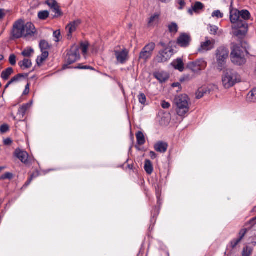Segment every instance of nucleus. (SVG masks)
Listing matches in <instances>:
<instances>
[{"label":"nucleus","instance_id":"nucleus-1","mask_svg":"<svg viewBox=\"0 0 256 256\" xmlns=\"http://www.w3.org/2000/svg\"><path fill=\"white\" fill-rule=\"evenodd\" d=\"M230 19L232 24V28L234 34L240 38L244 37L248 31V24L246 21L250 19L251 14L246 10H239L232 8L231 5L230 8Z\"/></svg>","mask_w":256,"mask_h":256},{"label":"nucleus","instance_id":"nucleus-2","mask_svg":"<svg viewBox=\"0 0 256 256\" xmlns=\"http://www.w3.org/2000/svg\"><path fill=\"white\" fill-rule=\"evenodd\" d=\"M174 102L176 106V111L180 116H183L190 110V99L186 94H180L175 97Z\"/></svg>","mask_w":256,"mask_h":256},{"label":"nucleus","instance_id":"nucleus-3","mask_svg":"<svg viewBox=\"0 0 256 256\" xmlns=\"http://www.w3.org/2000/svg\"><path fill=\"white\" fill-rule=\"evenodd\" d=\"M240 81V76L235 70L227 69L224 72L222 76V83L225 88L228 89L232 87Z\"/></svg>","mask_w":256,"mask_h":256},{"label":"nucleus","instance_id":"nucleus-4","mask_svg":"<svg viewBox=\"0 0 256 256\" xmlns=\"http://www.w3.org/2000/svg\"><path fill=\"white\" fill-rule=\"evenodd\" d=\"M244 53L248 54V52L246 50L243 51L240 46H234L230 54L232 62L240 66L245 64L246 60L245 58Z\"/></svg>","mask_w":256,"mask_h":256},{"label":"nucleus","instance_id":"nucleus-5","mask_svg":"<svg viewBox=\"0 0 256 256\" xmlns=\"http://www.w3.org/2000/svg\"><path fill=\"white\" fill-rule=\"evenodd\" d=\"M229 55L228 50L224 46H220L216 51V58L218 69L222 70L224 68Z\"/></svg>","mask_w":256,"mask_h":256},{"label":"nucleus","instance_id":"nucleus-6","mask_svg":"<svg viewBox=\"0 0 256 256\" xmlns=\"http://www.w3.org/2000/svg\"><path fill=\"white\" fill-rule=\"evenodd\" d=\"M24 20L22 19H19L14 22L10 32V40H14L24 37Z\"/></svg>","mask_w":256,"mask_h":256},{"label":"nucleus","instance_id":"nucleus-7","mask_svg":"<svg viewBox=\"0 0 256 256\" xmlns=\"http://www.w3.org/2000/svg\"><path fill=\"white\" fill-rule=\"evenodd\" d=\"M80 58L79 48L77 46H73L71 47L70 50L68 52L66 58V64L63 66V68H69L68 65H70Z\"/></svg>","mask_w":256,"mask_h":256},{"label":"nucleus","instance_id":"nucleus-8","mask_svg":"<svg viewBox=\"0 0 256 256\" xmlns=\"http://www.w3.org/2000/svg\"><path fill=\"white\" fill-rule=\"evenodd\" d=\"M155 47L156 44L154 42H150L146 44L140 53L139 59L142 60L144 62H146L150 59Z\"/></svg>","mask_w":256,"mask_h":256},{"label":"nucleus","instance_id":"nucleus-9","mask_svg":"<svg viewBox=\"0 0 256 256\" xmlns=\"http://www.w3.org/2000/svg\"><path fill=\"white\" fill-rule=\"evenodd\" d=\"M207 62L203 59L197 60L188 64V68L194 72H198L206 68Z\"/></svg>","mask_w":256,"mask_h":256},{"label":"nucleus","instance_id":"nucleus-10","mask_svg":"<svg viewBox=\"0 0 256 256\" xmlns=\"http://www.w3.org/2000/svg\"><path fill=\"white\" fill-rule=\"evenodd\" d=\"M173 51L171 48H166L160 50L156 57V60L159 63L168 61L172 56Z\"/></svg>","mask_w":256,"mask_h":256},{"label":"nucleus","instance_id":"nucleus-11","mask_svg":"<svg viewBox=\"0 0 256 256\" xmlns=\"http://www.w3.org/2000/svg\"><path fill=\"white\" fill-rule=\"evenodd\" d=\"M192 42V37L189 33H181L177 39V44L182 48L188 47Z\"/></svg>","mask_w":256,"mask_h":256},{"label":"nucleus","instance_id":"nucleus-12","mask_svg":"<svg viewBox=\"0 0 256 256\" xmlns=\"http://www.w3.org/2000/svg\"><path fill=\"white\" fill-rule=\"evenodd\" d=\"M216 41L214 40H209L208 37L206 38V41L202 42L200 46L198 49L199 52L202 53L205 52L210 50L214 48Z\"/></svg>","mask_w":256,"mask_h":256},{"label":"nucleus","instance_id":"nucleus-13","mask_svg":"<svg viewBox=\"0 0 256 256\" xmlns=\"http://www.w3.org/2000/svg\"><path fill=\"white\" fill-rule=\"evenodd\" d=\"M114 55L117 61L120 64H124L128 58V52L126 48L123 49L121 51H114Z\"/></svg>","mask_w":256,"mask_h":256},{"label":"nucleus","instance_id":"nucleus-14","mask_svg":"<svg viewBox=\"0 0 256 256\" xmlns=\"http://www.w3.org/2000/svg\"><path fill=\"white\" fill-rule=\"evenodd\" d=\"M14 155L22 163L26 164H28V154L26 152L17 148L14 152Z\"/></svg>","mask_w":256,"mask_h":256},{"label":"nucleus","instance_id":"nucleus-15","mask_svg":"<svg viewBox=\"0 0 256 256\" xmlns=\"http://www.w3.org/2000/svg\"><path fill=\"white\" fill-rule=\"evenodd\" d=\"M24 37L26 38L28 36H32L36 32V28L34 24L30 22L24 23Z\"/></svg>","mask_w":256,"mask_h":256},{"label":"nucleus","instance_id":"nucleus-16","mask_svg":"<svg viewBox=\"0 0 256 256\" xmlns=\"http://www.w3.org/2000/svg\"><path fill=\"white\" fill-rule=\"evenodd\" d=\"M80 23L81 20H78L70 22L67 26L66 28L68 30V38L72 37V32L76 31L77 27L80 24Z\"/></svg>","mask_w":256,"mask_h":256},{"label":"nucleus","instance_id":"nucleus-17","mask_svg":"<svg viewBox=\"0 0 256 256\" xmlns=\"http://www.w3.org/2000/svg\"><path fill=\"white\" fill-rule=\"evenodd\" d=\"M168 148V144L162 141L158 142L154 145L155 150L160 153H164L166 152Z\"/></svg>","mask_w":256,"mask_h":256},{"label":"nucleus","instance_id":"nucleus-18","mask_svg":"<svg viewBox=\"0 0 256 256\" xmlns=\"http://www.w3.org/2000/svg\"><path fill=\"white\" fill-rule=\"evenodd\" d=\"M154 77L160 82H165L169 78L166 72H158L154 73Z\"/></svg>","mask_w":256,"mask_h":256},{"label":"nucleus","instance_id":"nucleus-19","mask_svg":"<svg viewBox=\"0 0 256 256\" xmlns=\"http://www.w3.org/2000/svg\"><path fill=\"white\" fill-rule=\"evenodd\" d=\"M172 66L180 72H183L184 70V64L181 58H178L174 60L171 64Z\"/></svg>","mask_w":256,"mask_h":256},{"label":"nucleus","instance_id":"nucleus-20","mask_svg":"<svg viewBox=\"0 0 256 256\" xmlns=\"http://www.w3.org/2000/svg\"><path fill=\"white\" fill-rule=\"evenodd\" d=\"M210 90L207 87H202L198 88L196 93V98L200 99L204 96L209 94H210Z\"/></svg>","mask_w":256,"mask_h":256},{"label":"nucleus","instance_id":"nucleus-21","mask_svg":"<svg viewBox=\"0 0 256 256\" xmlns=\"http://www.w3.org/2000/svg\"><path fill=\"white\" fill-rule=\"evenodd\" d=\"M18 65L22 70L29 68L32 66V60L29 58H25L23 60L18 62Z\"/></svg>","mask_w":256,"mask_h":256},{"label":"nucleus","instance_id":"nucleus-22","mask_svg":"<svg viewBox=\"0 0 256 256\" xmlns=\"http://www.w3.org/2000/svg\"><path fill=\"white\" fill-rule=\"evenodd\" d=\"M204 8V5L200 2H197L195 3L194 5L192 6L191 9L188 10V13L192 15L193 14V12H198L200 10L203 9Z\"/></svg>","mask_w":256,"mask_h":256},{"label":"nucleus","instance_id":"nucleus-23","mask_svg":"<svg viewBox=\"0 0 256 256\" xmlns=\"http://www.w3.org/2000/svg\"><path fill=\"white\" fill-rule=\"evenodd\" d=\"M14 73V70L12 68H8L3 70L1 74V78L4 80H7L10 76Z\"/></svg>","mask_w":256,"mask_h":256},{"label":"nucleus","instance_id":"nucleus-24","mask_svg":"<svg viewBox=\"0 0 256 256\" xmlns=\"http://www.w3.org/2000/svg\"><path fill=\"white\" fill-rule=\"evenodd\" d=\"M160 16V13L156 12L152 15L149 18L148 22V26H153L154 24L158 22Z\"/></svg>","mask_w":256,"mask_h":256},{"label":"nucleus","instance_id":"nucleus-25","mask_svg":"<svg viewBox=\"0 0 256 256\" xmlns=\"http://www.w3.org/2000/svg\"><path fill=\"white\" fill-rule=\"evenodd\" d=\"M144 168L147 174H151L154 170L152 162L149 160H146L144 162Z\"/></svg>","mask_w":256,"mask_h":256},{"label":"nucleus","instance_id":"nucleus-26","mask_svg":"<svg viewBox=\"0 0 256 256\" xmlns=\"http://www.w3.org/2000/svg\"><path fill=\"white\" fill-rule=\"evenodd\" d=\"M136 138L138 144L139 146H142L145 144V142H146L145 138H144V134L142 132L138 131L136 134Z\"/></svg>","mask_w":256,"mask_h":256},{"label":"nucleus","instance_id":"nucleus-27","mask_svg":"<svg viewBox=\"0 0 256 256\" xmlns=\"http://www.w3.org/2000/svg\"><path fill=\"white\" fill-rule=\"evenodd\" d=\"M42 54L38 56L36 60V64L38 66H40L42 62L47 58L48 56V52H42Z\"/></svg>","mask_w":256,"mask_h":256},{"label":"nucleus","instance_id":"nucleus-28","mask_svg":"<svg viewBox=\"0 0 256 256\" xmlns=\"http://www.w3.org/2000/svg\"><path fill=\"white\" fill-rule=\"evenodd\" d=\"M30 106V104L28 103L22 104L18 109V114L22 116L23 118L26 114L28 108Z\"/></svg>","mask_w":256,"mask_h":256},{"label":"nucleus","instance_id":"nucleus-29","mask_svg":"<svg viewBox=\"0 0 256 256\" xmlns=\"http://www.w3.org/2000/svg\"><path fill=\"white\" fill-rule=\"evenodd\" d=\"M248 100L252 102H256V88L252 89L248 94Z\"/></svg>","mask_w":256,"mask_h":256},{"label":"nucleus","instance_id":"nucleus-30","mask_svg":"<svg viewBox=\"0 0 256 256\" xmlns=\"http://www.w3.org/2000/svg\"><path fill=\"white\" fill-rule=\"evenodd\" d=\"M40 47L42 52H48V50L50 48L48 42L45 40H42L40 42Z\"/></svg>","mask_w":256,"mask_h":256},{"label":"nucleus","instance_id":"nucleus-31","mask_svg":"<svg viewBox=\"0 0 256 256\" xmlns=\"http://www.w3.org/2000/svg\"><path fill=\"white\" fill-rule=\"evenodd\" d=\"M28 76V74H19L14 76L10 80L12 83L19 82L22 78H26Z\"/></svg>","mask_w":256,"mask_h":256},{"label":"nucleus","instance_id":"nucleus-32","mask_svg":"<svg viewBox=\"0 0 256 256\" xmlns=\"http://www.w3.org/2000/svg\"><path fill=\"white\" fill-rule=\"evenodd\" d=\"M34 53V50L32 48H27L22 52V55L26 58H29L32 56Z\"/></svg>","mask_w":256,"mask_h":256},{"label":"nucleus","instance_id":"nucleus-33","mask_svg":"<svg viewBox=\"0 0 256 256\" xmlns=\"http://www.w3.org/2000/svg\"><path fill=\"white\" fill-rule=\"evenodd\" d=\"M50 9L53 12L55 13V14L54 16V18H58L63 15V13L62 12L58 5H57L56 6L51 8Z\"/></svg>","mask_w":256,"mask_h":256},{"label":"nucleus","instance_id":"nucleus-34","mask_svg":"<svg viewBox=\"0 0 256 256\" xmlns=\"http://www.w3.org/2000/svg\"><path fill=\"white\" fill-rule=\"evenodd\" d=\"M168 29L170 33L176 34L178 30V24L174 22H172L168 25Z\"/></svg>","mask_w":256,"mask_h":256},{"label":"nucleus","instance_id":"nucleus-35","mask_svg":"<svg viewBox=\"0 0 256 256\" xmlns=\"http://www.w3.org/2000/svg\"><path fill=\"white\" fill-rule=\"evenodd\" d=\"M50 16V12L48 10H42L38 12V18L40 20H46Z\"/></svg>","mask_w":256,"mask_h":256},{"label":"nucleus","instance_id":"nucleus-36","mask_svg":"<svg viewBox=\"0 0 256 256\" xmlns=\"http://www.w3.org/2000/svg\"><path fill=\"white\" fill-rule=\"evenodd\" d=\"M252 252V248L246 246L243 248L242 256H250Z\"/></svg>","mask_w":256,"mask_h":256},{"label":"nucleus","instance_id":"nucleus-37","mask_svg":"<svg viewBox=\"0 0 256 256\" xmlns=\"http://www.w3.org/2000/svg\"><path fill=\"white\" fill-rule=\"evenodd\" d=\"M138 98L139 102L141 104H145L146 102V95L144 94H143V93L140 94L138 96Z\"/></svg>","mask_w":256,"mask_h":256},{"label":"nucleus","instance_id":"nucleus-38","mask_svg":"<svg viewBox=\"0 0 256 256\" xmlns=\"http://www.w3.org/2000/svg\"><path fill=\"white\" fill-rule=\"evenodd\" d=\"M46 4L51 8L58 5L56 0H46Z\"/></svg>","mask_w":256,"mask_h":256},{"label":"nucleus","instance_id":"nucleus-39","mask_svg":"<svg viewBox=\"0 0 256 256\" xmlns=\"http://www.w3.org/2000/svg\"><path fill=\"white\" fill-rule=\"evenodd\" d=\"M75 68H78L80 70H94V68L89 66H84L83 64H78V65Z\"/></svg>","mask_w":256,"mask_h":256},{"label":"nucleus","instance_id":"nucleus-40","mask_svg":"<svg viewBox=\"0 0 256 256\" xmlns=\"http://www.w3.org/2000/svg\"><path fill=\"white\" fill-rule=\"evenodd\" d=\"M218 30V28L215 26H210V32L211 34L216 35L217 34Z\"/></svg>","mask_w":256,"mask_h":256},{"label":"nucleus","instance_id":"nucleus-41","mask_svg":"<svg viewBox=\"0 0 256 256\" xmlns=\"http://www.w3.org/2000/svg\"><path fill=\"white\" fill-rule=\"evenodd\" d=\"M9 62L12 66H15L16 64V56L14 54H12L9 57Z\"/></svg>","mask_w":256,"mask_h":256},{"label":"nucleus","instance_id":"nucleus-42","mask_svg":"<svg viewBox=\"0 0 256 256\" xmlns=\"http://www.w3.org/2000/svg\"><path fill=\"white\" fill-rule=\"evenodd\" d=\"M241 242L238 238L234 239L230 242V246L232 248H235L236 246Z\"/></svg>","mask_w":256,"mask_h":256},{"label":"nucleus","instance_id":"nucleus-43","mask_svg":"<svg viewBox=\"0 0 256 256\" xmlns=\"http://www.w3.org/2000/svg\"><path fill=\"white\" fill-rule=\"evenodd\" d=\"M224 16V14L222 13L220 10H217L214 11L212 13V16L213 17H216L218 18H222Z\"/></svg>","mask_w":256,"mask_h":256},{"label":"nucleus","instance_id":"nucleus-44","mask_svg":"<svg viewBox=\"0 0 256 256\" xmlns=\"http://www.w3.org/2000/svg\"><path fill=\"white\" fill-rule=\"evenodd\" d=\"M80 48L84 54H86L88 49V44L85 43L80 44Z\"/></svg>","mask_w":256,"mask_h":256},{"label":"nucleus","instance_id":"nucleus-45","mask_svg":"<svg viewBox=\"0 0 256 256\" xmlns=\"http://www.w3.org/2000/svg\"><path fill=\"white\" fill-rule=\"evenodd\" d=\"M247 232L246 229H242L240 230L239 234H238V238L242 240L244 237V236L245 234H246Z\"/></svg>","mask_w":256,"mask_h":256},{"label":"nucleus","instance_id":"nucleus-46","mask_svg":"<svg viewBox=\"0 0 256 256\" xmlns=\"http://www.w3.org/2000/svg\"><path fill=\"white\" fill-rule=\"evenodd\" d=\"M8 126L6 124H2L0 127V130L2 133L6 132L8 131Z\"/></svg>","mask_w":256,"mask_h":256},{"label":"nucleus","instance_id":"nucleus-47","mask_svg":"<svg viewBox=\"0 0 256 256\" xmlns=\"http://www.w3.org/2000/svg\"><path fill=\"white\" fill-rule=\"evenodd\" d=\"M12 178V174L10 172H6L2 176V179H11Z\"/></svg>","mask_w":256,"mask_h":256},{"label":"nucleus","instance_id":"nucleus-48","mask_svg":"<svg viewBox=\"0 0 256 256\" xmlns=\"http://www.w3.org/2000/svg\"><path fill=\"white\" fill-rule=\"evenodd\" d=\"M6 14V10L3 8H0V20H2Z\"/></svg>","mask_w":256,"mask_h":256},{"label":"nucleus","instance_id":"nucleus-49","mask_svg":"<svg viewBox=\"0 0 256 256\" xmlns=\"http://www.w3.org/2000/svg\"><path fill=\"white\" fill-rule=\"evenodd\" d=\"M161 106L163 108L167 109L170 107V104L168 102H167L166 100H162L161 103Z\"/></svg>","mask_w":256,"mask_h":256},{"label":"nucleus","instance_id":"nucleus-50","mask_svg":"<svg viewBox=\"0 0 256 256\" xmlns=\"http://www.w3.org/2000/svg\"><path fill=\"white\" fill-rule=\"evenodd\" d=\"M54 36L56 38V42L60 40V30H56L54 32Z\"/></svg>","mask_w":256,"mask_h":256},{"label":"nucleus","instance_id":"nucleus-51","mask_svg":"<svg viewBox=\"0 0 256 256\" xmlns=\"http://www.w3.org/2000/svg\"><path fill=\"white\" fill-rule=\"evenodd\" d=\"M30 92V84H28L25 87V89L23 92L24 95H26Z\"/></svg>","mask_w":256,"mask_h":256},{"label":"nucleus","instance_id":"nucleus-52","mask_svg":"<svg viewBox=\"0 0 256 256\" xmlns=\"http://www.w3.org/2000/svg\"><path fill=\"white\" fill-rule=\"evenodd\" d=\"M152 214L153 215V218H154L158 214V210L156 208H154L152 212Z\"/></svg>","mask_w":256,"mask_h":256},{"label":"nucleus","instance_id":"nucleus-53","mask_svg":"<svg viewBox=\"0 0 256 256\" xmlns=\"http://www.w3.org/2000/svg\"><path fill=\"white\" fill-rule=\"evenodd\" d=\"M251 226H254L256 224V216L251 218L248 222Z\"/></svg>","mask_w":256,"mask_h":256},{"label":"nucleus","instance_id":"nucleus-54","mask_svg":"<svg viewBox=\"0 0 256 256\" xmlns=\"http://www.w3.org/2000/svg\"><path fill=\"white\" fill-rule=\"evenodd\" d=\"M12 142V140L10 138H7L4 140V144L6 146L10 145Z\"/></svg>","mask_w":256,"mask_h":256},{"label":"nucleus","instance_id":"nucleus-55","mask_svg":"<svg viewBox=\"0 0 256 256\" xmlns=\"http://www.w3.org/2000/svg\"><path fill=\"white\" fill-rule=\"evenodd\" d=\"M38 176H39V172L38 171L36 170L30 175V178H32V180L34 178L38 177Z\"/></svg>","mask_w":256,"mask_h":256},{"label":"nucleus","instance_id":"nucleus-56","mask_svg":"<svg viewBox=\"0 0 256 256\" xmlns=\"http://www.w3.org/2000/svg\"><path fill=\"white\" fill-rule=\"evenodd\" d=\"M178 4L180 6V7L179 8L180 10L182 9L186 4V2L184 1V0H180L178 2Z\"/></svg>","mask_w":256,"mask_h":256},{"label":"nucleus","instance_id":"nucleus-57","mask_svg":"<svg viewBox=\"0 0 256 256\" xmlns=\"http://www.w3.org/2000/svg\"><path fill=\"white\" fill-rule=\"evenodd\" d=\"M150 156L152 159H154L156 158V154L153 151H150Z\"/></svg>","mask_w":256,"mask_h":256},{"label":"nucleus","instance_id":"nucleus-58","mask_svg":"<svg viewBox=\"0 0 256 256\" xmlns=\"http://www.w3.org/2000/svg\"><path fill=\"white\" fill-rule=\"evenodd\" d=\"M32 178H28V180L25 183V184H24V186H28L30 184V182H32Z\"/></svg>","mask_w":256,"mask_h":256},{"label":"nucleus","instance_id":"nucleus-59","mask_svg":"<svg viewBox=\"0 0 256 256\" xmlns=\"http://www.w3.org/2000/svg\"><path fill=\"white\" fill-rule=\"evenodd\" d=\"M12 84V83L11 82V81H10H10L7 83V84L5 86V88H5V89L7 88L9 86H10V84Z\"/></svg>","mask_w":256,"mask_h":256},{"label":"nucleus","instance_id":"nucleus-60","mask_svg":"<svg viewBox=\"0 0 256 256\" xmlns=\"http://www.w3.org/2000/svg\"><path fill=\"white\" fill-rule=\"evenodd\" d=\"M160 44L164 48H166V44L163 42H160Z\"/></svg>","mask_w":256,"mask_h":256},{"label":"nucleus","instance_id":"nucleus-61","mask_svg":"<svg viewBox=\"0 0 256 256\" xmlns=\"http://www.w3.org/2000/svg\"><path fill=\"white\" fill-rule=\"evenodd\" d=\"M214 254V252H209L206 254L204 256H213Z\"/></svg>","mask_w":256,"mask_h":256},{"label":"nucleus","instance_id":"nucleus-62","mask_svg":"<svg viewBox=\"0 0 256 256\" xmlns=\"http://www.w3.org/2000/svg\"><path fill=\"white\" fill-rule=\"evenodd\" d=\"M118 84L120 88L122 90H124V88H123V86L122 85V84L121 83H120V82H118Z\"/></svg>","mask_w":256,"mask_h":256},{"label":"nucleus","instance_id":"nucleus-63","mask_svg":"<svg viewBox=\"0 0 256 256\" xmlns=\"http://www.w3.org/2000/svg\"><path fill=\"white\" fill-rule=\"evenodd\" d=\"M128 168L130 170H132V168H133L132 165V164H128Z\"/></svg>","mask_w":256,"mask_h":256},{"label":"nucleus","instance_id":"nucleus-64","mask_svg":"<svg viewBox=\"0 0 256 256\" xmlns=\"http://www.w3.org/2000/svg\"><path fill=\"white\" fill-rule=\"evenodd\" d=\"M4 58V57L2 55L0 54V62Z\"/></svg>","mask_w":256,"mask_h":256}]
</instances>
